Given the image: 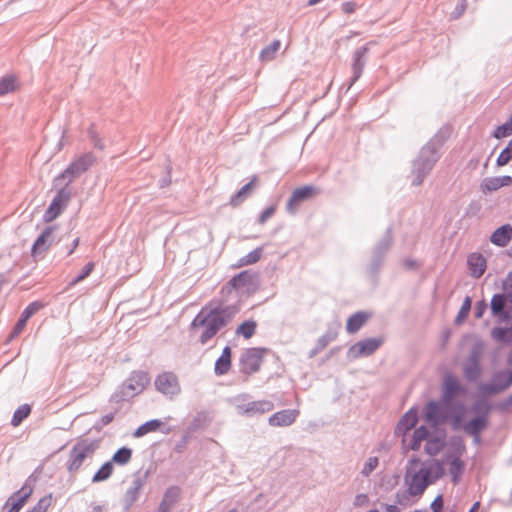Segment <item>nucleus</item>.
Masks as SVG:
<instances>
[{"instance_id": "obj_1", "label": "nucleus", "mask_w": 512, "mask_h": 512, "mask_svg": "<svg viewBox=\"0 0 512 512\" xmlns=\"http://www.w3.org/2000/svg\"><path fill=\"white\" fill-rule=\"evenodd\" d=\"M231 317L227 308L203 307L191 323V334L204 345L226 326Z\"/></svg>"}, {"instance_id": "obj_2", "label": "nucleus", "mask_w": 512, "mask_h": 512, "mask_svg": "<svg viewBox=\"0 0 512 512\" xmlns=\"http://www.w3.org/2000/svg\"><path fill=\"white\" fill-rule=\"evenodd\" d=\"M449 137L447 128H441L430 140L424 145L417 158L412 165V185L420 186L427 175L432 171L435 164L440 159V148Z\"/></svg>"}, {"instance_id": "obj_3", "label": "nucleus", "mask_w": 512, "mask_h": 512, "mask_svg": "<svg viewBox=\"0 0 512 512\" xmlns=\"http://www.w3.org/2000/svg\"><path fill=\"white\" fill-rule=\"evenodd\" d=\"M444 475V468L439 461H432L429 466H423L414 473L410 480L408 474L405 481L408 484V493L411 496L422 495L425 489Z\"/></svg>"}, {"instance_id": "obj_4", "label": "nucleus", "mask_w": 512, "mask_h": 512, "mask_svg": "<svg viewBox=\"0 0 512 512\" xmlns=\"http://www.w3.org/2000/svg\"><path fill=\"white\" fill-rule=\"evenodd\" d=\"M393 245L392 227H388L383 237L375 244L371 251V260L367 268L369 275L376 278L384 265L385 257Z\"/></svg>"}, {"instance_id": "obj_5", "label": "nucleus", "mask_w": 512, "mask_h": 512, "mask_svg": "<svg viewBox=\"0 0 512 512\" xmlns=\"http://www.w3.org/2000/svg\"><path fill=\"white\" fill-rule=\"evenodd\" d=\"M94 161L95 158L91 153L84 154L71 162L54 181L63 182L65 185L70 184L75 178L87 171Z\"/></svg>"}, {"instance_id": "obj_6", "label": "nucleus", "mask_w": 512, "mask_h": 512, "mask_svg": "<svg viewBox=\"0 0 512 512\" xmlns=\"http://www.w3.org/2000/svg\"><path fill=\"white\" fill-rule=\"evenodd\" d=\"M384 343V337H371L360 340L351 345L347 351V358L350 361L369 357L374 354Z\"/></svg>"}, {"instance_id": "obj_7", "label": "nucleus", "mask_w": 512, "mask_h": 512, "mask_svg": "<svg viewBox=\"0 0 512 512\" xmlns=\"http://www.w3.org/2000/svg\"><path fill=\"white\" fill-rule=\"evenodd\" d=\"M472 410L474 412H482V414L464 424L463 429L468 435L474 438V442L478 443L480 441L481 432L488 426L489 406L485 403H477L473 406Z\"/></svg>"}, {"instance_id": "obj_8", "label": "nucleus", "mask_w": 512, "mask_h": 512, "mask_svg": "<svg viewBox=\"0 0 512 512\" xmlns=\"http://www.w3.org/2000/svg\"><path fill=\"white\" fill-rule=\"evenodd\" d=\"M512 385V370L504 369L495 372L492 381L482 386V391L495 395L507 390Z\"/></svg>"}, {"instance_id": "obj_9", "label": "nucleus", "mask_w": 512, "mask_h": 512, "mask_svg": "<svg viewBox=\"0 0 512 512\" xmlns=\"http://www.w3.org/2000/svg\"><path fill=\"white\" fill-rule=\"evenodd\" d=\"M70 197V192L68 190L65 188L60 189L46 209L43 216L44 221L49 223L55 220L67 207Z\"/></svg>"}, {"instance_id": "obj_10", "label": "nucleus", "mask_w": 512, "mask_h": 512, "mask_svg": "<svg viewBox=\"0 0 512 512\" xmlns=\"http://www.w3.org/2000/svg\"><path fill=\"white\" fill-rule=\"evenodd\" d=\"M33 493V488L27 484L23 485L18 491L14 492L4 504L5 512H19Z\"/></svg>"}, {"instance_id": "obj_11", "label": "nucleus", "mask_w": 512, "mask_h": 512, "mask_svg": "<svg viewBox=\"0 0 512 512\" xmlns=\"http://www.w3.org/2000/svg\"><path fill=\"white\" fill-rule=\"evenodd\" d=\"M149 383L146 373L136 372L131 375L122 385V395L133 397L141 393Z\"/></svg>"}, {"instance_id": "obj_12", "label": "nucleus", "mask_w": 512, "mask_h": 512, "mask_svg": "<svg viewBox=\"0 0 512 512\" xmlns=\"http://www.w3.org/2000/svg\"><path fill=\"white\" fill-rule=\"evenodd\" d=\"M155 386L159 392L171 397L180 392L177 376L171 372L160 374L155 380Z\"/></svg>"}, {"instance_id": "obj_13", "label": "nucleus", "mask_w": 512, "mask_h": 512, "mask_svg": "<svg viewBox=\"0 0 512 512\" xmlns=\"http://www.w3.org/2000/svg\"><path fill=\"white\" fill-rule=\"evenodd\" d=\"M263 351L257 348L246 350L241 358V370L246 374L257 372L262 364Z\"/></svg>"}, {"instance_id": "obj_14", "label": "nucleus", "mask_w": 512, "mask_h": 512, "mask_svg": "<svg viewBox=\"0 0 512 512\" xmlns=\"http://www.w3.org/2000/svg\"><path fill=\"white\" fill-rule=\"evenodd\" d=\"M316 188L310 185L302 186L299 188H296L292 194L290 199L287 202L286 209L289 213H294L298 206L304 202L307 201L314 196H316Z\"/></svg>"}, {"instance_id": "obj_15", "label": "nucleus", "mask_w": 512, "mask_h": 512, "mask_svg": "<svg viewBox=\"0 0 512 512\" xmlns=\"http://www.w3.org/2000/svg\"><path fill=\"white\" fill-rule=\"evenodd\" d=\"M508 302L509 299L505 293L494 294L491 299L490 308L492 315L496 317L499 322H507L511 318L510 312L506 310Z\"/></svg>"}, {"instance_id": "obj_16", "label": "nucleus", "mask_w": 512, "mask_h": 512, "mask_svg": "<svg viewBox=\"0 0 512 512\" xmlns=\"http://www.w3.org/2000/svg\"><path fill=\"white\" fill-rule=\"evenodd\" d=\"M368 51V44L363 45L355 50L353 54L352 77L350 79L349 88L361 77L363 69L366 65Z\"/></svg>"}, {"instance_id": "obj_17", "label": "nucleus", "mask_w": 512, "mask_h": 512, "mask_svg": "<svg viewBox=\"0 0 512 512\" xmlns=\"http://www.w3.org/2000/svg\"><path fill=\"white\" fill-rule=\"evenodd\" d=\"M424 412L426 421L434 426L445 423L448 418L443 406L434 400L426 404Z\"/></svg>"}, {"instance_id": "obj_18", "label": "nucleus", "mask_w": 512, "mask_h": 512, "mask_svg": "<svg viewBox=\"0 0 512 512\" xmlns=\"http://www.w3.org/2000/svg\"><path fill=\"white\" fill-rule=\"evenodd\" d=\"M274 408V405L271 401L268 400H260L248 403L246 405H239L238 411L242 415L252 416L255 414H263L271 411Z\"/></svg>"}, {"instance_id": "obj_19", "label": "nucleus", "mask_w": 512, "mask_h": 512, "mask_svg": "<svg viewBox=\"0 0 512 512\" xmlns=\"http://www.w3.org/2000/svg\"><path fill=\"white\" fill-rule=\"evenodd\" d=\"M467 265L470 275L478 279L480 278L487 267V261L481 253L473 252L467 258Z\"/></svg>"}, {"instance_id": "obj_20", "label": "nucleus", "mask_w": 512, "mask_h": 512, "mask_svg": "<svg viewBox=\"0 0 512 512\" xmlns=\"http://www.w3.org/2000/svg\"><path fill=\"white\" fill-rule=\"evenodd\" d=\"M299 415V411L296 409H286L274 413L269 418V424L275 427L289 426L295 422Z\"/></svg>"}, {"instance_id": "obj_21", "label": "nucleus", "mask_w": 512, "mask_h": 512, "mask_svg": "<svg viewBox=\"0 0 512 512\" xmlns=\"http://www.w3.org/2000/svg\"><path fill=\"white\" fill-rule=\"evenodd\" d=\"M460 392H462V387L458 380L452 375L446 376L443 384V403L449 405L452 399Z\"/></svg>"}, {"instance_id": "obj_22", "label": "nucleus", "mask_w": 512, "mask_h": 512, "mask_svg": "<svg viewBox=\"0 0 512 512\" xmlns=\"http://www.w3.org/2000/svg\"><path fill=\"white\" fill-rule=\"evenodd\" d=\"M371 313L366 311H358L352 314L346 323V330L349 334L357 333L369 320Z\"/></svg>"}, {"instance_id": "obj_23", "label": "nucleus", "mask_w": 512, "mask_h": 512, "mask_svg": "<svg viewBox=\"0 0 512 512\" xmlns=\"http://www.w3.org/2000/svg\"><path fill=\"white\" fill-rule=\"evenodd\" d=\"M53 228L47 227L41 235L34 242L31 255L36 257L38 254L45 252L51 245L52 242Z\"/></svg>"}, {"instance_id": "obj_24", "label": "nucleus", "mask_w": 512, "mask_h": 512, "mask_svg": "<svg viewBox=\"0 0 512 512\" xmlns=\"http://www.w3.org/2000/svg\"><path fill=\"white\" fill-rule=\"evenodd\" d=\"M181 496V489L176 486L168 488L159 505V512H170Z\"/></svg>"}, {"instance_id": "obj_25", "label": "nucleus", "mask_w": 512, "mask_h": 512, "mask_svg": "<svg viewBox=\"0 0 512 512\" xmlns=\"http://www.w3.org/2000/svg\"><path fill=\"white\" fill-rule=\"evenodd\" d=\"M418 422V411L416 408L409 409L400 419L396 426V433L405 434L410 429L414 428Z\"/></svg>"}, {"instance_id": "obj_26", "label": "nucleus", "mask_w": 512, "mask_h": 512, "mask_svg": "<svg viewBox=\"0 0 512 512\" xmlns=\"http://www.w3.org/2000/svg\"><path fill=\"white\" fill-rule=\"evenodd\" d=\"M512 238V226L510 224L502 225L497 228L491 235L490 241L499 247L508 245Z\"/></svg>"}, {"instance_id": "obj_27", "label": "nucleus", "mask_w": 512, "mask_h": 512, "mask_svg": "<svg viewBox=\"0 0 512 512\" xmlns=\"http://www.w3.org/2000/svg\"><path fill=\"white\" fill-rule=\"evenodd\" d=\"M258 183V177L253 176L249 183L244 185L232 198L230 205L233 207L239 206L248 196H250Z\"/></svg>"}, {"instance_id": "obj_28", "label": "nucleus", "mask_w": 512, "mask_h": 512, "mask_svg": "<svg viewBox=\"0 0 512 512\" xmlns=\"http://www.w3.org/2000/svg\"><path fill=\"white\" fill-rule=\"evenodd\" d=\"M74 446L81 453L84 459H86L88 457H92V455L98 449L99 441L88 438L80 439Z\"/></svg>"}, {"instance_id": "obj_29", "label": "nucleus", "mask_w": 512, "mask_h": 512, "mask_svg": "<svg viewBox=\"0 0 512 512\" xmlns=\"http://www.w3.org/2000/svg\"><path fill=\"white\" fill-rule=\"evenodd\" d=\"M445 446V434L428 437L425 452L430 456L437 455Z\"/></svg>"}, {"instance_id": "obj_30", "label": "nucleus", "mask_w": 512, "mask_h": 512, "mask_svg": "<svg viewBox=\"0 0 512 512\" xmlns=\"http://www.w3.org/2000/svg\"><path fill=\"white\" fill-rule=\"evenodd\" d=\"M231 367V349L230 347H225L222 351L221 356L217 359L215 363V373L217 375L226 374Z\"/></svg>"}, {"instance_id": "obj_31", "label": "nucleus", "mask_w": 512, "mask_h": 512, "mask_svg": "<svg viewBox=\"0 0 512 512\" xmlns=\"http://www.w3.org/2000/svg\"><path fill=\"white\" fill-rule=\"evenodd\" d=\"M466 451L464 440L460 436H455L450 439L449 450L446 458H461Z\"/></svg>"}, {"instance_id": "obj_32", "label": "nucleus", "mask_w": 512, "mask_h": 512, "mask_svg": "<svg viewBox=\"0 0 512 512\" xmlns=\"http://www.w3.org/2000/svg\"><path fill=\"white\" fill-rule=\"evenodd\" d=\"M449 462V473L451 475V480L453 484H458L461 478V475L465 468V463L461 460V458H447Z\"/></svg>"}, {"instance_id": "obj_33", "label": "nucleus", "mask_w": 512, "mask_h": 512, "mask_svg": "<svg viewBox=\"0 0 512 512\" xmlns=\"http://www.w3.org/2000/svg\"><path fill=\"white\" fill-rule=\"evenodd\" d=\"M491 336L494 340L504 344L512 343V326L511 327H494L491 330Z\"/></svg>"}, {"instance_id": "obj_34", "label": "nucleus", "mask_w": 512, "mask_h": 512, "mask_svg": "<svg viewBox=\"0 0 512 512\" xmlns=\"http://www.w3.org/2000/svg\"><path fill=\"white\" fill-rule=\"evenodd\" d=\"M84 460H85L84 457L74 446L69 454V458L67 461V470L70 473L77 472L81 468Z\"/></svg>"}, {"instance_id": "obj_35", "label": "nucleus", "mask_w": 512, "mask_h": 512, "mask_svg": "<svg viewBox=\"0 0 512 512\" xmlns=\"http://www.w3.org/2000/svg\"><path fill=\"white\" fill-rule=\"evenodd\" d=\"M281 47L280 40H274L272 43L264 47L259 54V58L262 62H269L272 61L275 57L277 52L279 51Z\"/></svg>"}, {"instance_id": "obj_36", "label": "nucleus", "mask_w": 512, "mask_h": 512, "mask_svg": "<svg viewBox=\"0 0 512 512\" xmlns=\"http://www.w3.org/2000/svg\"><path fill=\"white\" fill-rule=\"evenodd\" d=\"M253 278V275L249 271H242L239 274L235 275L229 281V284L231 285V287L239 289L251 284L253 282Z\"/></svg>"}, {"instance_id": "obj_37", "label": "nucleus", "mask_w": 512, "mask_h": 512, "mask_svg": "<svg viewBox=\"0 0 512 512\" xmlns=\"http://www.w3.org/2000/svg\"><path fill=\"white\" fill-rule=\"evenodd\" d=\"M162 425V421L158 419L147 421L146 423H144L143 425L136 429V431L134 432V436L142 437L150 432H155L159 430L162 427Z\"/></svg>"}, {"instance_id": "obj_38", "label": "nucleus", "mask_w": 512, "mask_h": 512, "mask_svg": "<svg viewBox=\"0 0 512 512\" xmlns=\"http://www.w3.org/2000/svg\"><path fill=\"white\" fill-rule=\"evenodd\" d=\"M262 254H263V248L257 247L256 249H254L253 251H251L244 257H242L239 260V263L236 265V267H242V266L255 264L261 259Z\"/></svg>"}, {"instance_id": "obj_39", "label": "nucleus", "mask_w": 512, "mask_h": 512, "mask_svg": "<svg viewBox=\"0 0 512 512\" xmlns=\"http://www.w3.org/2000/svg\"><path fill=\"white\" fill-rule=\"evenodd\" d=\"M464 374L469 381H476L481 375L480 363L466 361L464 366Z\"/></svg>"}, {"instance_id": "obj_40", "label": "nucleus", "mask_w": 512, "mask_h": 512, "mask_svg": "<svg viewBox=\"0 0 512 512\" xmlns=\"http://www.w3.org/2000/svg\"><path fill=\"white\" fill-rule=\"evenodd\" d=\"M18 88L15 76H6L0 80V96L14 92Z\"/></svg>"}, {"instance_id": "obj_41", "label": "nucleus", "mask_w": 512, "mask_h": 512, "mask_svg": "<svg viewBox=\"0 0 512 512\" xmlns=\"http://www.w3.org/2000/svg\"><path fill=\"white\" fill-rule=\"evenodd\" d=\"M257 324L253 320L243 322L236 330L237 335H242L245 339L251 338L256 330Z\"/></svg>"}, {"instance_id": "obj_42", "label": "nucleus", "mask_w": 512, "mask_h": 512, "mask_svg": "<svg viewBox=\"0 0 512 512\" xmlns=\"http://www.w3.org/2000/svg\"><path fill=\"white\" fill-rule=\"evenodd\" d=\"M31 413V407L28 404H24L20 406L13 414L11 424L14 427H17L21 424V422L27 418Z\"/></svg>"}, {"instance_id": "obj_43", "label": "nucleus", "mask_w": 512, "mask_h": 512, "mask_svg": "<svg viewBox=\"0 0 512 512\" xmlns=\"http://www.w3.org/2000/svg\"><path fill=\"white\" fill-rule=\"evenodd\" d=\"M113 465L112 463L106 462L104 463L100 469L94 474L92 481L93 482H101L107 480L113 473Z\"/></svg>"}, {"instance_id": "obj_44", "label": "nucleus", "mask_w": 512, "mask_h": 512, "mask_svg": "<svg viewBox=\"0 0 512 512\" xmlns=\"http://www.w3.org/2000/svg\"><path fill=\"white\" fill-rule=\"evenodd\" d=\"M131 457L132 450L127 447H123L113 455L112 461L119 465H125L131 460Z\"/></svg>"}, {"instance_id": "obj_45", "label": "nucleus", "mask_w": 512, "mask_h": 512, "mask_svg": "<svg viewBox=\"0 0 512 512\" xmlns=\"http://www.w3.org/2000/svg\"><path fill=\"white\" fill-rule=\"evenodd\" d=\"M512 135V114L508 121L498 126L493 132V137L500 139Z\"/></svg>"}, {"instance_id": "obj_46", "label": "nucleus", "mask_w": 512, "mask_h": 512, "mask_svg": "<svg viewBox=\"0 0 512 512\" xmlns=\"http://www.w3.org/2000/svg\"><path fill=\"white\" fill-rule=\"evenodd\" d=\"M484 350V343L481 340L476 341L470 351L467 361L480 363Z\"/></svg>"}, {"instance_id": "obj_47", "label": "nucleus", "mask_w": 512, "mask_h": 512, "mask_svg": "<svg viewBox=\"0 0 512 512\" xmlns=\"http://www.w3.org/2000/svg\"><path fill=\"white\" fill-rule=\"evenodd\" d=\"M512 160V139L508 142L507 146L499 154L496 164L504 166Z\"/></svg>"}, {"instance_id": "obj_48", "label": "nucleus", "mask_w": 512, "mask_h": 512, "mask_svg": "<svg viewBox=\"0 0 512 512\" xmlns=\"http://www.w3.org/2000/svg\"><path fill=\"white\" fill-rule=\"evenodd\" d=\"M471 309V298L469 296L465 297L462 306L455 318V323L460 324L462 323L468 316Z\"/></svg>"}, {"instance_id": "obj_49", "label": "nucleus", "mask_w": 512, "mask_h": 512, "mask_svg": "<svg viewBox=\"0 0 512 512\" xmlns=\"http://www.w3.org/2000/svg\"><path fill=\"white\" fill-rule=\"evenodd\" d=\"M44 307L43 303L35 301L30 303L22 312L21 318L25 319L26 321L29 320L30 317H32L35 313H37L40 309Z\"/></svg>"}, {"instance_id": "obj_50", "label": "nucleus", "mask_w": 512, "mask_h": 512, "mask_svg": "<svg viewBox=\"0 0 512 512\" xmlns=\"http://www.w3.org/2000/svg\"><path fill=\"white\" fill-rule=\"evenodd\" d=\"M52 505V495L42 497L37 504L30 509L31 512H47Z\"/></svg>"}, {"instance_id": "obj_51", "label": "nucleus", "mask_w": 512, "mask_h": 512, "mask_svg": "<svg viewBox=\"0 0 512 512\" xmlns=\"http://www.w3.org/2000/svg\"><path fill=\"white\" fill-rule=\"evenodd\" d=\"M378 464L379 459L377 457H369L361 470V474L368 477L377 468Z\"/></svg>"}, {"instance_id": "obj_52", "label": "nucleus", "mask_w": 512, "mask_h": 512, "mask_svg": "<svg viewBox=\"0 0 512 512\" xmlns=\"http://www.w3.org/2000/svg\"><path fill=\"white\" fill-rule=\"evenodd\" d=\"M94 267H95V265H94V263H93V262H89V263H87V264L84 266V268H83V270H82V273H81L78 277H76V278H75V279L70 283V285H69V286H70V287H71V286H74V285H76L77 283H79V282L83 281L86 277H88V276L91 274V272L93 271Z\"/></svg>"}, {"instance_id": "obj_53", "label": "nucleus", "mask_w": 512, "mask_h": 512, "mask_svg": "<svg viewBox=\"0 0 512 512\" xmlns=\"http://www.w3.org/2000/svg\"><path fill=\"white\" fill-rule=\"evenodd\" d=\"M466 9H467V1L460 0L454 7L453 11L451 12L450 17L454 20L459 19L464 14Z\"/></svg>"}, {"instance_id": "obj_54", "label": "nucleus", "mask_w": 512, "mask_h": 512, "mask_svg": "<svg viewBox=\"0 0 512 512\" xmlns=\"http://www.w3.org/2000/svg\"><path fill=\"white\" fill-rule=\"evenodd\" d=\"M459 409H460V412L456 413L452 417V428L454 430H458L461 427L463 428L462 419H463L464 405L460 404Z\"/></svg>"}, {"instance_id": "obj_55", "label": "nucleus", "mask_w": 512, "mask_h": 512, "mask_svg": "<svg viewBox=\"0 0 512 512\" xmlns=\"http://www.w3.org/2000/svg\"><path fill=\"white\" fill-rule=\"evenodd\" d=\"M26 324H27V321L20 317L19 320L17 321V323L15 324L13 330L11 331L9 338L13 339V338L17 337L18 335H20V333L26 327Z\"/></svg>"}, {"instance_id": "obj_56", "label": "nucleus", "mask_w": 512, "mask_h": 512, "mask_svg": "<svg viewBox=\"0 0 512 512\" xmlns=\"http://www.w3.org/2000/svg\"><path fill=\"white\" fill-rule=\"evenodd\" d=\"M412 437L421 441L427 440L429 437V430L426 426L422 425L414 430Z\"/></svg>"}, {"instance_id": "obj_57", "label": "nucleus", "mask_w": 512, "mask_h": 512, "mask_svg": "<svg viewBox=\"0 0 512 512\" xmlns=\"http://www.w3.org/2000/svg\"><path fill=\"white\" fill-rule=\"evenodd\" d=\"M504 293L508 296L509 303L512 304V272H510L503 283Z\"/></svg>"}, {"instance_id": "obj_58", "label": "nucleus", "mask_w": 512, "mask_h": 512, "mask_svg": "<svg viewBox=\"0 0 512 512\" xmlns=\"http://www.w3.org/2000/svg\"><path fill=\"white\" fill-rule=\"evenodd\" d=\"M486 310H487V303L485 302V300L478 301L474 308L475 318L480 319L484 315Z\"/></svg>"}, {"instance_id": "obj_59", "label": "nucleus", "mask_w": 512, "mask_h": 512, "mask_svg": "<svg viewBox=\"0 0 512 512\" xmlns=\"http://www.w3.org/2000/svg\"><path fill=\"white\" fill-rule=\"evenodd\" d=\"M275 211H276L275 206L267 207L265 210H263V212L259 216V223L264 224L270 217H272L274 215Z\"/></svg>"}, {"instance_id": "obj_60", "label": "nucleus", "mask_w": 512, "mask_h": 512, "mask_svg": "<svg viewBox=\"0 0 512 512\" xmlns=\"http://www.w3.org/2000/svg\"><path fill=\"white\" fill-rule=\"evenodd\" d=\"M431 509L433 512H442L443 509V497L442 495H437L436 498L431 503Z\"/></svg>"}, {"instance_id": "obj_61", "label": "nucleus", "mask_w": 512, "mask_h": 512, "mask_svg": "<svg viewBox=\"0 0 512 512\" xmlns=\"http://www.w3.org/2000/svg\"><path fill=\"white\" fill-rule=\"evenodd\" d=\"M357 3L354 1H346L342 3V11L345 14H352L356 11Z\"/></svg>"}, {"instance_id": "obj_62", "label": "nucleus", "mask_w": 512, "mask_h": 512, "mask_svg": "<svg viewBox=\"0 0 512 512\" xmlns=\"http://www.w3.org/2000/svg\"><path fill=\"white\" fill-rule=\"evenodd\" d=\"M369 498L367 494H357L354 498V506L361 507L368 503Z\"/></svg>"}, {"instance_id": "obj_63", "label": "nucleus", "mask_w": 512, "mask_h": 512, "mask_svg": "<svg viewBox=\"0 0 512 512\" xmlns=\"http://www.w3.org/2000/svg\"><path fill=\"white\" fill-rule=\"evenodd\" d=\"M488 190H497L503 186L498 177L491 178L486 184Z\"/></svg>"}, {"instance_id": "obj_64", "label": "nucleus", "mask_w": 512, "mask_h": 512, "mask_svg": "<svg viewBox=\"0 0 512 512\" xmlns=\"http://www.w3.org/2000/svg\"><path fill=\"white\" fill-rule=\"evenodd\" d=\"M511 406H512V393L506 399H504L502 402L499 403V409L501 411H505Z\"/></svg>"}]
</instances>
